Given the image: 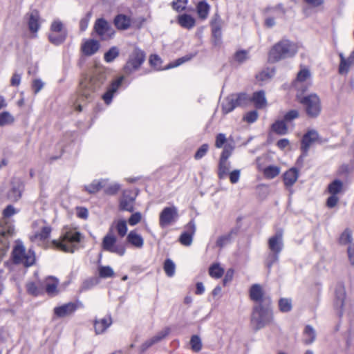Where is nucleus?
<instances>
[{"mask_svg": "<svg viewBox=\"0 0 354 354\" xmlns=\"http://www.w3.org/2000/svg\"><path fill=\"white\" fill-rule=\"evenodd\" d=\"M298 50L297 44L288 39H281L270 48L268 53V60L270 62H277L292 57L297 54Z\"/></svg>", "mask_w": 354, "mask_h": 354, "instance_id": "nucleus-1", "label": "nucleus"}, {"mask_svg": "<svg viewBox=\"0 0 354 354\" xmlns=\"http://www.w3.org/2000/svg\"><path fill=\"white\" fill-rule=\"evenodd\" d=\"M82 234L77 228L66 227L59 240H54L53 245L59 250L74 252L82 239Z\"/></svg>", "mask_w": 354, "mask_h": 354, "instance_id": "nucleus-2", "label": "nucleus"}, {"mask_svg": "<svg viewBox=\"0 0 354 354\" xmlns=\"http://www.w3.org/2000/svg\"><path fill=\"white\" fill-rule=\"evenodd\" d=\"M106 79L104 73L100 71H96L88 80L81 84V100L83 98L90 100L93 94L104 84Z\"/></svg>", "mask_w": 354, "mask_h": 354, "instance_id": "nucleus-3", "label": "nucleus"}, {"mask_svg": "<svg viewBox=\"0 0 354 354\" xmlns=\"http://www.w3.org/2000/svg\"><path fill=\"white\" fill-rule=\"evenodd\" d=\"M32 227V232L30 236V241L38 245H45L50 237L52 231L51 227L41 219L35 221Z\"/></svg>", "mask_w": 354, "mask_h": 354, "instance_id": "nucleus-4", "label": "nucleus"}, {"mask_svg": "<svg viewBox=\"0 0 354 354\" xmlns=\"http://www.w3.org/2000/svg\"><path fill=\"white\" fill-rule=\"evenodd\" d=\"M272 313L269 306L256 305L252 315V324L256 330H259L270 324L272 321Z\"/></svg>", "mask_w": 354, "mask_h": 354, "instance_id": "nucleus-5", "label": "nucleus"}, {"mask_svg": "<svg viewBox=\"0 0 354 354\" xmlns=\"http://www.w3.org/2000/svg\"><path fill=\"white\" fill-rule=\"evenodd\" d=\"M67 35L68 32L63 21L59 19H55L50 26L49 41L55 45H59L66 40Z\"/></svg>", "mask_w": 354, "mask_h": 354, "instance_id": "nucleus-6", "label": "nucleus"}, {"mask_svg": "<svg viewBox=\"0 0 354 354\" xmlns=\"http://www.w3.org/2000/svg\"><path fill=\"white\" fill-rule=\"evenodd\" d=\"M250 101L245 93H233L225 98L221 102L222 113L227 114L232 111L236 107L245 106Z\"/></svg>", "mask_w": 354, "mask_h": 354, "instance_id": "nucleus-7", "label": "nucleus"}, {"mask_svg": "<svg viewBox=\"0 0 354 354\" xmlns=\"http://www.w3.org/2000/svg\"><path fill=\"white\" fill-rule=\"evenodd\" d=\"M12 256L16 263L22 264L26 267L33 265L35 261V253L31 250H26L23 244L20 243L15 245L12 251Z\"/></svg>", "mask_w": 354, "mask_h": 354, "instance_id": "nucleus-8", "label": "nucleus"}, {"mask_svg": "<svg viewBox=\"0 0 354 354\" xmlns=\"http://www.w3.org/2000/svg\"><path fill=\"white\" fill-rule=\"evenodd\" d=\"M268 247L272 254L269 257L266 263L268 268H270L272 265L277 261L278 255L283 248L282 232H277L274 235L269 238Z\"/></svg>", "mask_w": 354, "mask_h": 354, "instance_id": "nucleus-9", "label": "nucleus"}, {"mask_svg": "<svg viewBox=\"0 0 354 354\" xmlns=\"http://www.w3.org/2000/svg\"><path fill=\"white\" fill-rule=\"evenodd\" d=\"M299 100L309 117L316 118L319 115L322 107L320 100L316 94H310L299 98Z\"/></svg>", "mask_w": 354, "mask_h": 354, "instance_id": "nucleus-10", "label": "nucleus"}, {"mask_svg": "<svg viewBox=\"0 0 354 354\" xmlns=\"http://www.w3.org/2000/svg\"><path fill=\"white\" fill-rule=\"evenodd\" d=\"M102 247L104 250L120 257L124 255L126 252L124 243L118 242L117 237L111 232L103 238Z\"/></svg>", "mask_w": 354, "mask_h": 354, "instance_id": "nucleus-11", "label": "nucleus"}, {"mask_svg": "<svg viewBox=\"0 0 354 354\" xmlns=\"http://www.w3.org/2000/svg\"><path fill=\"white\" fill-rule=\"evenodd\" d=\"M330 196L326 201V205L329 208L335 207L339 201V196L344 192V185L342 181L336 179L332 181L327 188Z\"/></svg>", "mask_w": 354, "mask_h": 354, "instance_id": "nucleus-12", "label": "nucleus"}, {"mask_svg": "<svg viewBox=\"0 0 354 354\" xmlns=\"http://www.w3.org/2000/svg\"><path fill=\"white\" fill-rule=\"evenodd\" d=\"M334 306L340 315L349 311L351 308L350 302L346 300L345 288L341 283L337 284L335 290Z\"/></svg>", "mask_w": 354, "mask_h": 354, "instance_id": "nucleus-13", "label": "nucleus"}, {"mask_svg": "<svg viewBox=\"0 0 354 354\" xmlns=\"http://www.w3.org/2000/svg\"><path fill=\"white\" fill-rule=\"evenodd\" d=\"M311 73L307 68H301L297 77L292 82V86L297 91H304L310 84Z\"/></svg>", "mask_w": 354, "mask_h": 354, "instance_id": "nucleus-14", "label": "nucleus"}, {"mask_svg": "<svg viewBox=\"0 0 354 354\" xmlns=\"http://www.w3.org/2000/svg\"><path fill=\"white\" fill-rule=\"evenodd\" d=\"M250 297L256 302V305L269 306L271 303L270 297L265 295L262 286L259 284H254L251 286Z\"/></svg>", "mask_w": 354, "mask_h": 354, "instance_id": "nucleus-15", "label": "nucleus"}, {"mask_svg": "<svg viewBox=\"0 0 354 354\" xmlns=\"http://www.w3.org/2000/svg\"><path fill=\"white\" fill-rule=\"evenodd\" d=\"M14 232V227L11 225L0 224V259L6 254L9 248V237Z\"/></svg>", "mask_w": 354, "mask_h": 354, "instance_id": "nucleus-16", "label": "nucleus"}, {"mask_svg": "<svg viewBox=\"0 0 354 354\" xmlns=\"http://www.w3.org/2000/svg\"><path fill=\"white\" fill-rule=\"evenodd\" d=\"M145 55L143 51L136 49L130 55L124 69L126 73H130L139 68L145 61Z\"/></svg>", "mask_w": 354, "mask_h": 354, "instance_id": "nucleus-17", "label": "nucleus"}, {"mask_svg": "<svg viewBox=\"0 0 354 354\" xmlns=\"http://www.w3.org/2000/svg\"><path fill=\"white\" fill-rule=\"evenodd\" d=\"M24 185L19 179L12 180L6 194L8 199L13 202L19 201L21 197Z\"/></svg>", "mask_w": 354, "mask_h": 354, "instance_id": "nucleus-18", "label": "nucleus"}, {"mask_svg": "<svg viewBox=\"0 0 354 354\" xmlns=\"http://www.w3.org/2000/svg\"><path fill=\"white\" fill-rule=\"evenodd\" d=\"M124 79V76H120L115 80H113L111 82V84L109 86V87L106 89V91L102 96V99L103 100L106 104L109 105L111 103L112 99L115 93L118 91L120 87L122 86Z\"/></svg>", "mask_w": 354, "mask_h": 354, "instance_id": "nucleus-19", "label": "nucleus"}, {"mask_svg": "<svg viewBox=\"0 0 354 354\" xmlns=\"http://www.w3.org/2000/svg\"><path fill=\"white\" fill-rule=\"evenodd\" d=\"M190 58L184 57L178 59L175 62L168 64L164 68L161 67L162 60L160 57H158L157 55H152L150 56L149 58V63L151 66H153L156 70H164V69H169L174 67H177L184 63L185 62L189 60Z\"/></svg>", "mask_w": 354, "mask_h": 354, "instance_id": "nucleus-20", "label": "nucleus"}, {"mask_svg": "<svg viewBox=\"0 0 354 354\" xmlns=\"http://www.w3.org/2000/svg\"><path fill=\"white\" fill-rule=\"evenodd\" d=\"M178 216L177 209L175 207H167L163 209L160 214L159 223L162 227L170 225Z\"/></svg>", "mask_w": 354, "mask_h": 354, "instance_id": "nucleus-21", "label": "nucleus"}, {"mask_svg": "<svg viewBox=\"0 0 354 354\" xmlns=\"http://www.w3.org/2000/svg\"><path fill=\"white\" fill-rule=\"evenodd\" d=\"M94 28L96 33L102 39H107L113 35V31L107 21L102 19L97 20Z\"/></svg>", "mask_w": 354, "mask_h": 354, "instance_id": "nucleus-22", "label": "nucleus"}, {"mask_svg": "<svg viewBox=\"0 0 354 354\" xmlns=\"http://www.w3.org/2000/svg\"><path fill=\"white\" fill-rule=\"evenodd\" d=\"M77 304L69 302L54 308V314L58 317H65L71 315L77 309Z\"/></svg>", "mask_w": 354, "mask_h": 354, "instance_id": "nucleus-23", "label": "nucleus"}, {"mask_svg": "<svg viewBox=\"0 0 354 354\" xmlns=\"http://www.w3.org/2000/svg\"><path fill=\"white\" fill-rule=\"evenodd\" d=\"M112 324L111 316L106 315L104 317L96 319L93 322L94 330L96 335L103 334Z\"/></svg>", "mask_w": 354, "mask_h": 354, "instance_id": "nucleus-24", "label": "nucleus"}, {"mask_svg": "<svg viewBox=\"0 0 354 354\" xmlns=\"http://www.w3.org/2000/svg\"><path fill=\"white\" fill-rule=\"evenodd\" d=\"M196 232V225L193 221H191L186 226V231L183 232L179 241L181 244L185 246H189L192 243L193 236Z\"/></svg>", "mask_w": 354, "mask_h": 354, "instance_id": "nucleus-25", "label": "nucleus"}, {"mask_svg": "<svg viewBox=\"0 0 354 354\" xmlns=\"http://www.w3.org/2000/svg\"><path fill=\"white\" fill-rule=\"evenodd\" d=\"M319 135L318 133L313 129L308 130L304 136L301 141V149L306 153L310 147L318 141Z\"/></svg>", "mask_w": 354, "mask_h": 354, "instance_id": "nucleus-26", "label": "nucleus"}, {"mask_svg": "<svg viewBox=\"0 0 354 354\" xmlns=\"http://www.w3.org/2000/svg\"><path fill=\"white\" fill-rule=\"evenodd\" d=\"M100 47V44L97 41L89 39L83 41L81 50L84 55L91 56L97 53Z\"/></svg>", "mask_w": 354, "mask_h": 354, "instance_id": "nucleus-27", "label": "nucleus"}, {"mask_svg": "<svg viewBox=\"0 0 354 354\" xmlns=\"http://www.w3.org/2000/svg\"><path fill=\"white\" fill-rule=\"evenodd\" d=\"M299 177V171L295 167H292L286 171L283 175V180L286 187H291L297 180Z\"/></svg>", "mask_w": 354, "mask_h": 354, "instance_id": "nucleus-28", "label": "nucleus"}, {"mask_svg": "<svg viewBox=\"0 0 354 354\" xmlns=\"http://www.w3.org/2000/svg\"><path fill=\"white\" fill-rule=\"evenodd\" d=\"M271 16H268L265 20V25L268 28L273 27L276 22L275 19L277 17H281L283 15L285 11L281 6L276 7L274 8H272L269 10Z\"/></svg>", "mask_w": 354, "mask_h": 354, "instance_id": "nucleus-29", "label": "nucleus"}, {"mask_svg": "<svg viewBox=\"0 0 354 354\" xmlns=\"http://www.w3.org/2000/svg\"><path fill=\"white\" fill-rule=\"evenodd\" d=\"M339 57L340 64L339 72L340 74L344 75L348 72L350 67L354 64V51L348 58H345L342 54H340Z\"/></svg>", "mask_w": 354, "mask_h": 354, "instance_id": "nucleus-30", "label": "nucleus"}, {"mask_svg": "<svg viewBox=\"0 0 354 354\" xmlns=\"http://www.w3.org/2000/svg\"><path fill=\"white\" fill-rule=\"evenodd\" d=\"M178 24L183 28L192 29L196 25V19L188 14L180 15L177 18Z\"/></svg>", "mask_w": 354, "mask_h": 354, "instance_id": "nucleus-31", "label": "nucleus"}, {"mask_svg": "<svg viewBox=\"0 0 354 354\" xmlns=\"http://www.w3.org/2000/svg\"><path fill=\"white\" fill-rule=\"evenodd\" d=\"M57 286L58 281L54 277H48L44 281L46 292L50 296L56 295L58 293Z\"/></svg>", "mask_w": 354, "mask_h": 354, "instance_id": "nucleus-32", "label": "nucleus"}, {"mask_svg": "<svg viewBox=\"0 0 354 354\" xmlns=\"http://www.w3.org/2000/svg\"><path fill=\"white\" fill-rule=\"evenodd\" d=\"M259 170H262L263 176L267 179H273L281 172V168L276 165H269L263 169L259 165H257Z\"/></svg>", "mask_w": 354, "mask_h": 354, "instance_id": "nucleus-33", "label": "nucleus"}, {"mask_svg": "<svg viewBox=\"0 0 354 354\" xmlns=\"http://www.w3.org/2000/svg\"><path fill=\"white\" fill-rule=\"evenodd\" d=\"M28 25L29 30L32 33H36L39 28V16L36 11L31 12L29 15Z\"/></svg>", "mask_w": 354, "mask_h": 354, "instance_id": "nucleus-34", "label": "nucleus"}, {"mask_svg": "<svg viewBox=\"0 0 354 354\" xmlns=\"http://www.w3.org/2000/svg\"><path fill=\"white\" fill-rule=\"evenodd\" d=\"M127 240L128 243L137 248H141L144 245L143 238L136 231H131L127 235Z\"/></svg>", "mask_w": 354, "mask_h": 354, "instance_id": "nucleus-35", "label": "nucleus"}, {"mask_svg": "<svg viewBox=\"0 0 354 354\" xmlns=\"http://www.w3.org/2000/svg\"><path fill=\"white\" fill-rule=\"evenodd\" d=\"M106 184V179L94 180L91 183L84 186V189L89 194H95L102 189Z\"/></svg>", "mask_w": 354, "mask_h": 354, "instance_id": "nucleus-36", "label": "nucleus"}, {"mask_svg": "<svg viewBox=\"0 0 354 354\" xmlns=\"http://www.w3.org/2000/svg\"><path fill=\"white\" fill-rule=\"evenodd\" d=\"M133 202L134 198L129 196L127 192H124L120 203V209L132 212L133 211Z\"/></svg>", "mask_w": 354, "mask_h": 354, "instance_id": "nucleus-37", "label": "nucleus"}, {"mask_svg": "<svg viewBox=\"0 0 354 354\" xmlns=\"http://www.w3.org/2000/svg\"><path fill=\"white\" fill-rule=\"evenodd\" d=\"M114 23L118 29L126 30L130 26L131 19L129 16L121 14L115 17Z\"/></svg>", "mask_w": 354, "mask_h": 354, "instance_id": "nucleus-38", "label": "nucleus"}, {"mask_svg": "<svg viewBox=\"0 0 354 354\" xmlns=\"http://www.w3.org/2000/svg\"><path fill=\"white\" fill-rule=\"evenodd\" d=\"M196 9L198 17L204 20L208 17L210 6L205 1H201L196 4Z\"/></svg>", "mask_w": 354, "mask_h": 354, "instance_id": "nucleus-39", "label": "nucleus"}, {"mask_svg": "<svg viewBox=\"0 0 354 354\" xmlns=\"http://www.w3.org/2000/svg\"><path fill=\"white\" fill-rule=\"evenodd\" d=\"M272 131L278 135H286L288 132V128L286 121L279 120L274 122L271 127Z\"/></svg>", "mask_w": 354, "mask_h": 354, "instance_id": "nucleus-40", "label": "nucleus"}, {"mask_svg": "<svg viewBox=\"0 0 354 354\" xmlns=\"http://www.w3.org/2000/svg\"><path fill=\"white\" fill-rule=\"evenodd\" d=\"M225 270L218 263H214L209 268V274L212 278L218 279L221 278L224 274Z\"/></svg>", "mask_w": 354, "mask_h": 354, "instance_id": "nucleus-41", "label": "nucleus"}, {"mask_svg": "<svg viewBox=\"0 0 354 354\" xmlns=\"http://www.w3.org/2000/svg\"><path fill=\"white\" fill-rule=\"evenodd\" d=\"M252 101L258 109H262L266 106L267 101L263 91H258L253 94Z\"/></svg>", "mask_w": 354, "mask_h": 354, "instance_id": "nucleus-42", "label": "nucleus"}, {"mask_svg": "<svg viewBox=\"0 0 354 354\" xmlns=\"http://www.w3.org/2000/svg\"><path fill=\"white\" fill-rule=\"evenodd\" d=\"M303 336L304 342L306 344H310L316 338L315 330L312 326L308 325L304 328Z\"/></svg>", "mask_w": 354, "mask_h": 354, "instance_id": "nucleus-43", "label": "nucleus"}, {"mask_svg": "<svg viewBox=\"0 0 354 354\" xmlns=\"http://www.w3.org/2000/svg\"><path fill=\"white\" fill-rule=\"evenodd\" d=\"M167 335V331L162 330V331L159 332L158 334H156L153 337H151V339H149L147 341H146L142 344V351L146 350L147 348H148L149 347H150L153 344L158 342L159 341L165 337H166Z\"/></svg>", "mask_w": 354, "mask_h": 354, "instance_id": "nucleus-44", "label": "nucleus"}, {"mask_svg": "<svg viewBox=\"0 0 354 354\" xmlns=\"http://www.w3.org/2000/svg\"><path fill=\"white\" fill-rule=\"evenodd\" d=\"M230 162L225 160H219L218 175L220 178H225L229 174Z\"/></svg>", "mask_w": 354, "mask_h": 354, "instance_id": "nucleus-45", "label": "nucleus"}, {"mask_svg": "<svg viewBox=\"0 0 354 354\" xmlns=\"http://www.w3.org/2000/svg\"><path fill=\"white\" fill-rule=\"evenodd\" d=\"M26 288L28 292L35 296L41 294L44 290L43 285L40 282L37 283L34 282H29L27 283Z\"/></svg>", "mask_w": 354, "mask_h": 354, "instance_id": "nucleus-46", "label": "nucleus"}, {"mask_svg": "<svg viewBox=\"0 0 354 354\" xmlns=\"http://www.w3.org/2000/svg\"><path fill=\"white\" fill-rule=\"evenodd\" d=\"M15 122V117L8 111L0 113V127L11 125Z\"/></svg>", "mask_w": 354, "mask_h": 354, "instance_id": "nucleus-47", "label": "nucleus"}, {"mask_svg": "<svg viewBox=\"0 0 354 354\" xmlns=\"http://www.w3.org/2000/svg\"><path fill=\"white\" fill-rule=\"evenodd\" d=\"M102 189L106 194L113 195L119 191L120 186L119 184L116 183H111L108 179H106V184Z\"/></svg>", "mask_w": 354, "mask_h": 354, "instance_id": "nucleus-48", "label": "nucleus"}, {"mask_svg": "<svg viewBox=\"0 0 354 354\" xmlns=\"http://www.w3.org/2000/svg\"><path fill=\"white\" fill-rule=\"evenodd\" d=\"M115 228L118 235L121 237H124L127 232V221L124 219L118 220L115 223Z\"/></svg>", "mask_w": 354, "mask_h": 354, "instance_id": "nucleus-49", "label": "nucleus"}, {"mask_svg": "<svg viewBox=\"0 0 354 354\" xmlns=\"http://www.w3.org/2000/svg\"><path fill=\"white\" fill-rule=\"evenodd\" d=\"M164 270L166 274L169 277H171L174 275L176 265L172 260L169 259L165 260L164 263Z\"/></svg>", "mask_w": 354, "mask_h": 354, "instance_id": "nucleus-50", "label": "nucleus"}, {"mask_svg": "<svg viewBox=\"0 0 354 354\" xmlns=\"http://www.w3.org/2000/svg\"><path fill=\"white\" fill-rule=\"evenodd\" d=\"M274 75V71L272 68H268L259 73L257 75L258 81L266 82L270 80Z\"/></svg>", "mask_w": 354, "mask_h": 354, "instance_id": "nucleus-51", "label": "nucleus"}, {"mask_svg": "<svg viewBox=\"0 0 354 354\" xmlns=\"http://www.w3.org/2000/svg\"><path fill=\"white\" fill-rule=\"evenodd\" d=\"M119 55V50L117 47L113 46L111 48L104 56V60L106 62H113Z\"/></svg>", "mask_w": 354, "mask_h": 354, "instance_id": "nucleus-52", "label": "nucleus"}, {"mask_svg": "<svg viewBox=\"0 0 354 354\" xmlns=\"http://www.w3.org/2000/svg\"><path fill=\"white\" fill-rule=\"evenodd\" d=\"M98 272L101 278H109L114 275V271L110 266H100L98 268Z\"/></svg>", "mask_w": 354, "mask_h": 354, "instance_id": "nucleus-53", "label": "nucleus"}, {"mask_svg": "<svg viewBox=\"0 0 354 354\" xmlns=\"http://www.w3.org/2000/svg\"><path fill=\"white\" fill-rule=\"evenodd\" d=\"M279 307L281 312H289L292 309V301L289 299L282 298L279 301Z\"/></svg>", "mask_w": 354, "mask_h": 354, "instance_id": "nucleus-54", "label": "nucleus"}, {"mask_svg": "<svg viewBox=\"0 0 354 354\" xmlns=\"http://www.w3.org/2000/svg\"><path fill=\"white\" fill-rule=\"evenodd\" d=\"M190 345L192 349L195 352H198L201 350L202 342L201 338L198 335H193L190 340Z\"/></svg>", "mask_w": 354, "mask_h": 354, "instance_id": "nucleus-55", "label": "nucleus"}, {"mask_svg": "<svg viewBox=\"0 0 354 354\" xmlns=\"http://www.w3.org/2000/svg\"><path fill=\"white\" fill-rule=\"evenodd\" d=\"M19 210L16 209L13 205H8L3 211V218L6 220L17 214Z\"/></svg>", "mask_w": 354, "mask_h": 354, "instance_id": "nucleus-56", "label": "nucleus"}, {"mask_svg": "<svg viewBox=\"0 0 354 354\" xmlns=\"http://www.w3.org/2000/svg\"><path fill=\"white\" fill-rule=\"evenodd\" d=\"M187 2V0H174L171 6L174 10L181 12L185 9Z\"/></svg>", "mask_w": 354, "mask_h": 354, "instance_id": "nucleus-57", "label": "nucleus"}, {"mask_svg": "<svg viewBox=\"0 0 354 354\" xmlns=\"http://www.w3.org/2000/svg\"><path fill=\"white\" fill-rule=\"evenodd\" d=\"M352 234L351 232L348 230H346L342 232L339 237V242L341 244L346 245V244H352Z\"/></svg>", "mask_w": 354, "mask_h": 354, "instance_id": "nucleus-58", "label": "nucleus"}, {"mask_svg": "<svg viewBox=\"0 0 354 354\" xmlns=\"http://www.w3.org/2000/svg\"><path fill=\"white\" fill-rule=\"evenodd\" d=\"M249 53L247 50H239L234 55V59L239 63H243L249 59Z\"/></svg>", "mask_w": 354, "mask_h": 354, "instance_id": "nucleus-59", "label": "nucleus"}, {"mask_svg": "<svg viewBox=\"0 0 354 354\" xmlns=\"http://www.w3.org/2000/svg\"><path fill=\"white\" fill-rule=\"evenodd\" d=\"M259 117L257 111H251L248 112L243 117V120L248 123L254 122Z\"/></svg>", "mask_w": 354, "mask_h": 354, "instance_id": "nucleus-60", "label": "nucleus"}, {"mask_svg": "<svg viewBox=\"0 0 354 354\" xmlns=\"http://www.w3.org/2000/svg\"><path fill=\"white\" fill-rule=\"evenodd\" d=\"M227 175L229 176L230 183L232 184H235L238 183L239 180L241 171L239 169H234L231 172H229Z\"/></svg>", "mask_w": 354, "mask_h": 354, "instance_id": "nucleus-61", "label": "nucleus"}, {"mask_svg": "<svg viewBox=\"0 0 354 354\" xmlns=\"http://www.w3.org/2000/svg\"><path fill=\"white\" fill-rule=\"evenodd\" d=\"M232 151H233V147L230 145H225L223 152L221 155L220 160H227L229 157L231 156Z\"/></svg>", "mask_w": 354, "mask_h": 354, "instance_id": "nucleus-62", "label": "nucleus"}, {"mask_svg": "<svg viewBox=\"0 0 354 354\" xmlns=\"http://www.w3.org/2000/svg\"><path fill=\"white\" fill-rule=\"evenodd\" d=\"M142 220V214L140 212H136L129 217L128 223L130 225L134 226Z\"/></svg>", "mask_w": 354, "mask_h": 354, "instance_id": "nucleus-63", "label": "nucleus"}, {"mask_svg": "<svg viewBox=\"0 0 354 354\" xmlns=\"http://www.w3.org/2000/svg\"><path fill=\"white\" fill-rule=\"evenodd\" d=\"M44 83L40 79L33 80L32 87L35 93H39L44 87Z\"/></svg>", "mask_w": 354, "mask_h": 354, "instance_id": "nucleus-64", "label": "nucleus"}]
</instances>
